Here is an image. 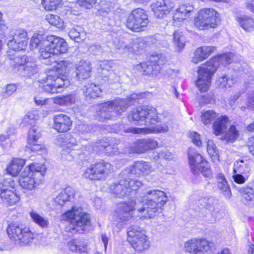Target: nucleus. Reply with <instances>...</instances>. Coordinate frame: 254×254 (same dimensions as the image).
Masks as SVG:
<instances>
[{
  "label": "nucleus",
  "instance_id": "de8ad7c7",
  "mask_svg": "<svg viewBox=\"0 0 254 254\" xmlns=\"http://www.w3.org/2000/svg\"><path fill=\"white\" fill-rule=\"evenodd\" d=\"M27 42L26 40L17 41L15 38L9 40L7 43L8 47L14 51H21L24 49Z\"/></svg>",
  "mask_w": 254,
  "mask_h": 254
},
{
  "label": "nucleus",
  "instance_id": "b1692460",
  "mask_svg": "<svg viewBox=\"0 0 254 254\" xmlns=\"http://www.w3.org/2000/svg\"><path fill=\"white\" fill-rule=\"evenodd\" d=\"M53 128L59 132H65L70 129L72 121L70 118L64 114H58L53 117Z\"/></svg>",
  "mask_w": 254,
  "mask_h": 254
},
{
  "label": "nucleus",
  "instance_id": "5701e85b",
  "mask_svg": "<svg viewBox=\"0 0 254 254\" xmlns=\"http://www.w3.org/2000/svg\"><path fill=\"white\" fill-rule=\"evenodd\" d=\"M170 126V123L162 124L149 127H127L124 129V132L132 133L134 134H148L152 133L166 132H167Z\"/></svg>",
  "mask_w": 254,
  "mask_h": 254
},
{
  "label": "nucleus",
  "instance_id": "e2e57ef3",
  "mask_svg": "<svg viewBox=\"0 0 254 254\" xmlns=\"http://www.w3.org/2000/svg\"><path fill=\"white\" fill-rule=\"evenodd\" d=\"M190 138L191 139L193 143L197 146H201L202 141L200 138V135L196 132H190L189 135Z\"/></svg>",
  "mask_w": 254,
  "mask_h": 254
},
{
  "label": "nucleus",
  "instance_id": "c9c22d12",
  "mask_svg": "<svg viewBox=\"0 0 254 254\" xmlns=\"http://www.w3.org/2000/svg\"><path fill=\"white\" fill-rule=\"evenodd\" d=\"M48 35L44 33L41 34L39 33H34L30 41V47L32 49H35L39 46L41 48L46 46L45 41L47 40Z\"/></svg>",
  "mask_w": 254,
  "mask_h": 254
},
{
  "label": "nucleus",
  "instance_id": "603ef678",
  "mask_svg": "<svg viewBox=\"0 0 254 254\" xmlns=\"http://www.w3.org/2000/svg\"><path fill=\"white\" fill-rule=\"evenodd\" d=\"M143 139H138L134 141L130 146L132 153H142L145 152Z\"/></svg>",
  "mask_w": 254,
  "mask_h": 254
},
{
  "label": "nucleus",
  "instance_id": "39448f33",
  "mask_svg": "<svg viewBox=\"0 0 254 254\" xmlns=\"http://www.w3.org/2000/svg\"><path fill=\"white\" fill-rule=\"evenodd\" d=\"M62 221L69 223V231L72 233H82L86 226L90 224V217L79 207H72L61 216Z\"/></svg>",
  "mask_w": 254,
  "mask_h": 254
},
{
  "label": "nucleus",
  "instance_id": "c756f323",
  "mask_svg": "<svg viewBox=\"0 0 254 254\" xmlns=\"http://www.w3.org/2000/svg\"><path fill=\"white\" fill-rule=\"evenodd\" d=\"M75 190L70 187H67L62 190L56 198V202L59 205H63L65 202L70 201L74 197Z\"/></svg>",
  "mask_w": 254,
  "mask_h": 254
},
{
  "label": "nucleus",
  "instance_id": "0eeeda50",
  "mask_svg": "<svg viewBox=\"0 0 254 254\" xmlns=\"http://www.w3.org/2000/svg\"><path fill=\"white\" fill-rule=\"evenodd\" d=\"M200 121L204 126L207 127H209L213 123L214 133L216 135H219L227 128L229 119L225 115L219 116L213 110H203L201 112Z\"/></svg>",
  "mask_w": 254,
  "mask_h": 254
},
{
  "label": "nucleus",
  "instance_id": "6e6552de",
  "mask_svg": "<svg viewBox=\"0 0 254 254\" xmlns=\"http://www.w3.org/2000/svg\"><path fill=\"white\" fill-rule=\"evenodd\" d=\"M38 81L42 84V90L50 94L60 93L69 85V80L65 76H59L55 71H51L48 75Z\"/></svg>",
  "mask_w": 254,
  "mask_h": 254
},
{
  "label": "nucleus",
  "instance_id": "f704fd0d",
  "mask_svg": "<svg viewBox=\"0 0 254 254\" xmlns=\"http://www.w3.org/2000/svg\"><path fill=\"white\" fill-rule=\"evenodd\" d=\"M236 20L244 30L248 31L254 27V20L247 15L237 16Z\"/></svg>",
  "mask_w": 254,
  "mask_h": 254
},
{
  "label": "nucleus",
  "instance_id": "dca6fc26",
  "mask_svg": "<svg viewBox=\"0 0 254 254\" xmlns=\"http://www.w3.org/2000/svg\"><path fill=\"white\" fill-rule=\"evenodd\" d=\"M0 196L3 203L12 206L17 203L20 197L16 192L12 178H6L0 184Z\"/></svg>",
  "mask_w": 254,
  "mask_h": 254
},
{
  "label": "nucleus",
  "instance_id": "bb28decb",
  "mask_svg": "<svg viewBox=\"0 0 254 254\" xmlns=\"http://www.w3.org/2000/svg\"><path fill=\"white\" fill-rule=\"evenodd\" d=\"M90 63L86 61H81L76 65V77L79 80L88 78L91 71Z\"/></svg>",
  "mask_w": 254,
  "mask_h": 254
},
{
  "label": "nucleus",
  "instance_id": "774afa93",
  "mask_svg": "<svg viewBox=\"0 0 254 254\" xmlns=\"http://www.w3.org/2000/svg\"><path fill=\"white\" fill-rule=\"evenodd\" d=\"M247 100L248 101V107L251 110L254 109V91H251L247 94Z\"/></svg>",
  "mask_w": 254,
  "mask_h": 254
},
{
  "label": "nucleus",
  "instance_id": "a211bd4d",
  "mask_svg": "<svg viewBox=\"0 0 254 254\" xmlns=\"http://www.w3.org/2000/svg\"><path fill=\"white\" fill-rule=\"evenodd\" d=\"M153 168L150 164L144 161H138L124 170L121 175L123 177H130L131 175L137 176L146 175L152 172Z\"/></svg>",
  "mask_w": 254,
  "mask_h": 254
},
{
  "label": "nucleus",
  "instance_id": "72a5a7b5",
  "mask_svg": "<svg viewBox=\"0 0 254 254\" xmlns=\"http://www.w3.org/2000/svg\"><path fill=\"white\" fill-rule=\"evenodd\" d=\"M217 179L218 188L221 190L224 195L229 198L231 195V193L224 175L222 173L218 174Z\"/></svg>",
  "mask_w": 254,
  "mask_h": 254
},
{
  "label": "nucleus",
  "instance_id": "4d7b16f0",
  "mask_svg": "<svg viewBox=\"0 0 254 254\" xmlns=\"http://www.w3.org/2000/svg\"><path fill=\"white\" fill-rule=\"evenodd\" d=\"M144 141V145L145 151L149 150L158 147V143L155 139L152 138H145L143 139Z\"/></svg>",
  "mask_w": 254,
  "mask_h": 254
},
{
  "label": "nucleus",
  "instance_id": "4c0bfd02",
  "mask_svg": "<svg viewBox=\"0 0 254 254\" xmlns=\"http://www.w3.org/2000/svg\"><path fill=\"white\" fill-rule=\"evenodd\" d=\"M75 100V95L71 94L66 96H59L55 98L54 102L60 106H68L74 103Z\"/></svg>",
  "mask_w": 254,
  "mask_h": 254
},
{
  "label": "nucleus",
  "instance_id": "680f3d73",
  "mask_svg": "<svg viewBox=\"0 0 254 254\" xmlns=\"http://www.w3.org/2000/svg\"><path fill=\"white\" fill-rule=\"evenodd\" d=\"M44 48H41L40 53L41 57L43 59H46L51 58L52 56L55 55L52 51L50 47H48L47 46H44Z\"/></svg>",
  "mask_w": 254,
  "mask_h": 254
},
{
  "label": "nucleus",
  "instance_id": "e433bc0d",
  "mask_svg": "<svg viewBox=\"0 0 254 254\" xmlns=\"http://www.w3.org/2000/svg\"><path fill=\"white\" fill-rule=\"evenodd\" d=\"M32 221L42 228H47L49 222L47 218L42 217L35 211L32 210L30 213Z\"/></svg>",
  "mask_w": 254,
  "mask_h": 254
},
{
  "label": "nucleus",
  "instance_id": "3c124183",
  "mask_svg": "<svg viewBox=\"0 0 254 254\" xmlns=\"http://www.w3.org/2000/svg\"><path fill=\"white\" fill-rule=\"evenodd\" d=\"M46 19L51 25H53L58 28L63 27V21L57 15L48 13L46 15Z\"/></svg>",
  "mask_w": 254,
  "mask_h": 254
},
{
  "label": "nucleus",
  "instance_id": "f3484780",
  "mask_svg": "<svg viewBox=\"0 0 254 254\" xmlns=\"http://www.w3.org/2000/svg\"><path fill=\"white\" fill-rule=\"evenodd\" d=\"M149 22L148 15L142 8H137L133 10L129 14L127 21V26L134 32L144 31Z\"/></svg>",
  "mask_w": 254,
  "mask_h": 254
},
{
  "label": "nucleus",
  "instance_id": "864d4df0",
  "mask_svg": "<svg viewBox=\"0 0 254 254\" xmlns=\"http://www.w3.org/2000/svg\"><path fill=\"white\" fill-rule=\"evenodd\" d=\"M61 0H42V3L47 10H53L57 9Z\"/></svg>",
  "mask_w": 254,
  "mask_h": 254
},
{
  "label": "nucleus",
  "instance_id": "412c9836",
  "mask_svg": "<svg viewBox=\"0 0 254 254\" xmlns=\"http://www.w3.org/2000/svg\"><path fill=\"white\" fill-rule=\"evenodd\" d=\"M174 6V0H159L151 4V9L155 16L158 18H163Z\"/></svg>",
  "mask_w": 254,
  "mask_h": 254
},
{
  "label": "nucleus",
  "instance_id": "cd10ccee",
  "mask_svg": "<svg viewBox=\"0 0 254 254\" xmlns=\"http://www.w3.org/2000/svg\"><path fill=\"white\" fill-rule=\"evenodd\" d=\"M252 163V161L249 158L246 157L240 158L234 162L233 172L247 174L251 170Z\"/></svg>",
  "mask_w": 254,
  "mask_h": 254
},
{
  "label": "nucleus",
  "instance_id": "ea45409f",
  "mask_svg": "<svg viewBox=\"0 0 254 254\" xmlns=\"http://www.w3.org/2000/svg\"><path fill=\"white\" fill-rule=\"evenodd\" d=\"M145 48L146 44L143 40L141 38L137 39L131 44V45H130V49L128 52V55L141 53V51H143Z\"/></svg>",
  "mask_w": 254,
  "mask_h": 254
},
{
  "label": "nucleus",
  "instance_id": "052dcab7",
  "mask_svg": "<svg viewBox=\"0 0 254 254\" xmlns=\"http://www.w3.org/2000/svg\"><path fill=\"white\" fill-rule=\"evenodd\" d=\"M17 90V86L15 84H9L6 85L5 91L3 93V98H6L12 95Z\"/></svg>",
  "mask_w": 254,
  "mask_h": 254
},
{
  "label": "nucleus",
  "instance_id": "2f4dec72",
  "mask_svg": "<svg viewBox=\"0 0 254 254\" xmlns=\"http://www.w3.org/2000/svg\"><path fill=\"white\" fill-rule=\"evenodd\" d=\"M70 250L80 254L86 253L89 248L87 243L81 240L73 239L68 243Z\"/></svg>",
  "mask_w": 254,
  "mask_h": 254
},
{
  "label": "nucleus",
  "instance_id": "58836bf2",
  "mask_svg": "<svg viewBox=\"0 0 254 254\" xmlns=\"http://www.w3.org/2000/svg\"><path fill=\"white\" fill-rule=\"evenodd\" d=\"M57 142L61 146H66L69 148L71 146H76L77 141L76 139L71 134L64 135L57 138Z\"/></svg>",
  "mask_w": 254,
  "mask_h": 254
},
{
  "label": "nucleus",
  "instance_id": "79ce46f5",
  "mask_svg": "<svg viewBox=\"0 0 254 254\" xmlns=\"http://www.w3.org/2000/svg\"><path fill=\"white\" fill-rule=\"evenodd\" d=\"M242 201L246 205L253 204L254 202V190L252 188H243L241 191Z\"/></svg>",
  "mask_w": 254,
  "mask_h": 254
},
{
  "label": "nucleus",
  "instance_id": "423d86ee",
  "mask_svg": "<svg viewBox=\"0 0 254 254\" xmlns=\"http://www.w3.org/2000/svg\"><path fill=\"white\" fill-rule=\"evenodd\" d=\"M128 120L139 126H150L160 122L161 119L155 108L144 106L134 109L128 115Z\"/></svg>",
  "mask_w": 254,
  "mask_h": 254
},
{
  "label": "nucleus",
  "instance_id": "7ed1b4c3",
  "mask_svg": "<svg viewBox=\"0 0 254 254\" xmlns=\"http://www.w3.org/2000/svg\"><path fill=\"white\" fill-rule=\"evenodd\" d=\"M142 95V94L133 93L127 99L118 98L102 104L101 105L100 110L97 114V119L101 122H104L106 120L113 119L125 112L137 99L141 98Z\"/></svg>",
  "mask_w": 254,
  "mask_h": 254
},
{
  "label": "nucleus",
  "instance_id": "37998d69",
  "mask_svg": "<svg viewBox=\"0 0 254 254\" xmlns=\"http://www.w3.org/2000/svg\"><path fill=\"white\" fill-rule=\"evenodd\" d=\"M186 39L182 33H174V45L175 50L178 52H181L184 48Z\"/></svg>",
  "mask_w": 254,
  "mask_h": 254
},
{
  "label": "nucleus",
  "instance_id": "4468645a",
  "mask_svg": "<svg viewBox=\"0 0 254 254\" xmlns=\"http://www.w3.org/2000/svg\"><path fill=\"white\" fill-rule=\"evenodd\" d=\"M219 14L212 8L201 9L194 21V26L199 30H208L217 26Z\"/></svg>",
  "mask_w": 254,
  "mask_h": 254
},
{
  "label": "nucleus",
  "instance_id": "69168bd1",
  "mask_svg": "<svg viewBox=\"0 0 254 254\" xmlns=\"http://www.w3.org/2000/svg\"><path fill=\"white\" fill-rule=\"evenodd\" d=\"M243 173H234L233 175V178L235 183L239 184L244 183L248 178V176H245L242 175Z\"/></svg>",
  "mask_w": 254,
  "mask_h": 254
},
{
  "label": "nucleus",
  "instance_id": "2eb2a0df",
  "mask_svg": "<svg viewBox=\"0 0 254 254\" xmlns=\"http://www.w3.org/2000/svg\"><path fill=\"white\" fill-rule=\"evenodd\" d=\"M166 61V58L164 54H153L150 56L148 62L136 64L135 68L144 75L157 74L160 70V66Z\"/></svg>",
  "mask_w": 254,
  "mask_h": 254
},
{
  "label": "nucleus",
  "instance_id": "393cba45",
  "mask_svg": "<svg viewBox=\"0 0 254 254\" xmlns=\"http://www.w3.org/2000/svg\"><path fill=\"white\" fill-rule=\"evenodd\" d=\"M216 48L213 46H203L197 48L194 52L191 62L195 64L206 59L215 51Z\"/></svg>",
  "mask_w": 254,
  "mask_h": 254
},
{
  "label": "nucleus",
  "instance_id": "aec40b11",
  "mask_svg": "<svg viewBox=\"0 0 254 254\" xmlns=\"http://www.w3.org/2000/svg\"><path fill=\"white\" fill-rule=\"evenodd\" d=\"M208 241L205 239H192L186 242L184 248L190 254H204L210 249Z\"/></svg>",
  "mask_w": 254,
  "mask_h": 254
},
{
  "label": "nucleus",
  "instance_id": "a18cd8bd",
  "mask_svg": "<svg viewBox=\"0 0 254 254\" xmlns=\"http://www.w3.org/2000/svg\"><path fill=\"white\" fill-rule=\"evenodd\" d=\"M41 137L40 131L37 126H32L28 132L27 143L37 141Z\"/></svg>",
  "mask_w": 254,
  "mask_h": 254
},
{
  "label": "nucleus",
  "instance_id": "c03bdc74",
  "mask_svg": "<svg viewBox=\"0 0 254 254\" xmlns=\"http://www.w3.org/2000/svg\"><path fill=\"white\" fill-rule=\"evenodd\" d=\"M235 80L230 78L227 75L222 74L220 76L217 81V84L220 88H228L233 86L234 84Z\"/></svg>",
  "mask_w": 254,
  "mask_h": 254
},
{
  "label": "nucleus",
  "instance_id": "f257e3e1",
  "mask_svg": "<svg viewBox=\"0 0 254 254\" xmlns=\"http://www.w3.org/2000/svg\"><path fill=\"white\" fill-rule=\"evenodd\" d=\"M167 200L163 191L150 190L135 201L121 203L114 217L119 222L128 221L133 215H137L140 219L152 218L162 212Z\"/></svg>",
  "mask_w": 254,
  "mask_h": 254
},
{
  "label": "nucleus",
  "instance_id": "c85d7f7f",
  "mask_svg": "<svg viewBox=\"0 0 254 254\" xmlns=\"http://www.w3.org/2000/svg\"><path fill=\"white\" fill-rule=\"evenodd\" d=\"M85 99L87 101H90L92 99L99 97L101 89L99 86L93 83H88L83 88Z\"/></svg>",
  "mask_w": 254,
  "mask_h": 254
},
{
  "label": "nucleus",
  "instance_id": "0e129e2a",
  "mask_svg": "<svg viewBox=\"0 0 254 254\" xmlns=\"http://www.w3.org/2000/svg\"><path fill=\"white\" fill-rule=\"evenodd\" d=\"M71 39L76 42H80L86 38V33H68Z\"/></svg>",
  "mask_w": 254,
  "mask_h": 254
},
{
  "label": "nucleus",
  "instance_id": "473e14b6",
  "mask_svg": "<svg viewBox=\"0 0 254 254\" xmlns=\"http://www.w3.org/2000/svg\"><path fill=\"white\" fill-rule=\"evenodd\" d=\"M193 9V7L191 5H182L177 8L173 15L174 20L180 21L186 19L191 11Z\"/></svg>",
  "mask_w": 254,
  "mask_h": 254
},
{
  "label": "nucleus",
  "instance_id": "7c9ffc66",
  "mask_svg": "<svg viewBox=\"0 0 254 254\" xmlns=\"http://www.w3.org/2000/svg\"><path fill=\"white\" fill-rule=\"evenodd\" d=\"M25 163V161L23 159L14 158L6 168L7 173L13 177L17 176Z\"/></svg>",
  "mask_w": 254,
  "mask_h": 254
},
{
  "label": "nucleus",
  "instance_id": "13d9d810",
  "mask_svg": "<svg viewBox=\"0 0 254 254\" xmlns=\"http://www.w3.org/2000/svg\"><path fill=\"white\" fill-rule=\"evenodd\" d=\"M106 46L101 47L98 45H91L88 49V51L90 53L93 55H100L105 51H107Z\"/></svg>",
  "mask_w": 254,
  "mask_h": 254
},
{
  "label": "nucleus",
  "instance_id": "f8f14e48",
  "mask_svg": "<svg viewBox=\"0 0 254 254\" xmlns=\"http://www.w3.org/2000/svg\"><path fill=\"white\" fill-rule=\"evenodd\" d=\"M113 170L112 165L105 161L96 162L90 164L84 170L83 176L90 180L103 181Z\"/></svg>",
  "mask_w": 254,
  "mask_h": 254
},
{
  "label": "nucleus",
  "instance_id": "ddd939ff",
  "mask_svg": "<svg viewBox=\"0 0 254 254\" xmlns=\"http://www.w3.org/2000/svg\"><path fill=\"white\" fill-rule=\"evenodd\" d=\"M127 241L137 252H142L150 247L148 237L142 232V229L137 225H132L128 228Z\"/></svg>",
  "mask_w": 254,
  "mask_h": 254
},
{
  "label": "nucleus",
  "instance_id": "9b49d317",
  "mask_svg": "<svg viewBox=\"0 0 254 254\" xmlns=\"http://www.w3.org/2000/svg\"><path fill=\"white\" fill-rule=\"evenodd\" d=\"M7 233L10 239L16 244L28 245L34 240V234L29 228L16 223L9 224Z\"/></svg>",
  "mask_w": 254,
  "mask_h": 254
},
{
  "label": "nucleus",
  "instance_id": "f03ea898",
  "mask_svg": "<svg viewBox=\"0 0 254 254\" xmlns=\"http://www.w3.org/2000/svg\"><path fill=\"white\" fill-rule=\"evenodd\" d=\"M232 53L224 54L212 58L198 70L196 85L201 92L207 91L210 85L211 77L218 66H226L231 63Z\"/></svg>",
  "mask_w": 254,
  "mask_h": 254
},
{
  "label": "nucleus",
  "instance_id": "6e6d98bb",
  "mask_svg": "<svg viewBox=\"0 0 254 254\" xmlns=\"http://www.w3.org/2000/svg\"><path fill=\"white\" fill-rule=\"evenodd\" d=\"M75 148L69 149L68 148L66 150L64 149L61 152L62 157L66 160H72L79 154L78 153H75Z\"/></svg>",
  "mask_w": 254,
  "mask_h": 254
},
{
  "label": "nucleus",
  "instance_id": "bf43d9fd",
  "mask_svg": "<svg viewBox=\"0 0 254 254\" xmlns=\"http://www.w3.org/2000/svg\"><path fill=\"white\" fill-rule=\"evenodd\" d=\"M58 65V68H61L64 74H68L73 66L72 63L68 61H62Z\"/></svg>",
  "mask_w": 254,
  "mask_h": 254
},
{
  "label": "nucleus",
  "instance_id": "a878e982",
  "mask_svg": "<svg viewBox=\"0 0 254 254\" xmlns=\"http://www.w3.org/2000/svg\"><path fill=\"white\" fill-rule=\"evenodd\" d=\"M22 60H23V63L20 65L19 70H22L21 74L23 76L30 77L38 72V68L33 58L26 57H23Z\"/></svg>",
  "mask_w": 254,
  "mask_h": 254
},
{
  "label": "nucleus",
  "instance_id": "5fc2aeb1",
  "mask_svg": "<svg viewBox=\"0 0 254 254\" xmlns=\"http://www.w3.org/2000/svg\"><path fill=\"white\" fill-rule=\"evenodd\" d=\"M115 48L118 49L120 53L127 54L130 49V45H128L126 42L122 40H119L118 42H114Z\"/></svg>",
  "mask_w": 254,
  "mask_h": 254
},
{
  "label": "nucleus",
  "instance_id": "09e8293b",
  "mask_svg": "<svg viewBox=\"0 0 254 254\" xmlns=\"http://www.w3.org/2000/svg\"><path fill=\"white\" fill-rule=\"evenodd\" d=\"M225 130H226V128ZM224 133L225 139L228 141L233 142L238 137L239 131L237 129L236 126L233 125L230 127L227 132L225 130L221 134Z\"/></svg>",
  "mask_w": 254,
  "mask_h": 254
},
{
  "label": "nucleus",
  "instance_id": "4be33fe9",
  "mask_svg": "<svg viewBox=\"0 0 254 254\" xmlns=\"http://www.w3.org/2000/svg\"><path fill=\"white\" fill-rule=\"evenodd\" d=\"M45 43L46 46L51 48L56 55L65 53L68 49L67 44L64 39L53 35L47 36Z\"/></svg>",
  "mask_w": 254,
  "mask_h": 254
},
{
  "label": "nucleus",
  "instance_id": "20e7f679",
  "mask_svg": "<svg viewBox=\"0 0 254 254\" xmlns=\"http://www.w3.org/2000/svg\"><path fill=\"white\" fill-rule=\"evenodd\" d=\"M46 168L43 164L36 162L26 167L20 174L18 181L24 189L32 190L42 183Z\"/></svg>",
  "mask_w": 254,
  "mask_h": 254
},
{
  "label": "nucleus",
  "instance_id": "8fccbe9b",
  "mask_svg": "<svg viewBox=\"0 0 254 254\" xmlns=\"http://www.w3.org/2000/svg\"><path fill=\"white\" fill-rule=\"evenodd\" d=\"M27 147L31 150L32 152L39 154H42L46 152V148L44 144L38 141H34V142L28 143Z\"/></svg>",
  "mask_w": 254,
  "mask_h": 254
},
{
  "label": "nucleus",
  "instance_id": "1a4fd4ad",
  "mask_svg": "<svg viewBox=\"0 0 254 254\" xmlns=\"http://www.w3.org/2000/svg\"><path fill=\"white\" fill-rule=\"evenodd\" d=\"M121 176L123 178L121 174ZM129 178L123 177L124 179L112 184L110 187L111 192L118 197L135 194L136 191L143 185V184L139 180L129 179Z\"/></svg>",
  "mask_w": 254,
  "mask_h": 254
},
{
  "label": "nucleus",
  "instance_id": "49530a36",
  "mask_svg": "<svg viewBox=\"0 0 254 254\" xmlns=\"http://www.w3.org/2000/svg\"><path fill=\"white\" fill-rule=\"evenodd\" d=\"M38 113L36 110L28 112L22 120V124L24 126L35 125L36 120L38 119Z\"/></svg>",
  "mask_w": 254,
  "mask_h": 254
},
{
  "label": "nucleus",
  "instance_id": "9d476101",
  "mask_svg": "<svg viewBox=\"0 0 254 254\" xmlns=\"http://www.w3.org/2000/svg\"><path fill=\"white\" fill-rule=\"evenodd\" d=\"M188 153L190 168L194 175L201 173L205 177H212V172L210 165L200 154L192 148L189 149Z\"/></svg>",
  "mask_w": 254,
  "mask_h": 254
},
{
  "label": "nucleus",
  "instance_id": "a19ab883",
  "mask_svg": "<svg viewBox=\"0 0 254 254\" xmlns=\"http://www.w3.org/2000/svg\"><path fill=\"white\" fill-rule=\"evenodd\" d=\"M207 151L214 163H217L219 162V151L212 140H209L207 141Z\"/></svg>",
  "mask_w": 254,
  "mask_h": 254
},
{
  "label": "nucleus",
  "instance_id": "338daca9",
  "mask_svg": "<svg viewBox=\"0 0 254 254\" xmlns=\"http://www.w3.org/2000/svg\"><path fill=\"white\" fill-rule=\"evenodd\" d=\"M97 0H79V4L86 9H90L96 3Z\"/></svg>",
  "mask_w": 254,
  "mask_h": 254
},
{
  "label": "nucleus",
  "instance_id": "6ab92c4d",
  "mask_svg": "<svg viewBox=\"0 0 254 254\" xmlns=\"http://www.w3.org/2000/svg\"><path fill=\"white\" fill-rule=\"evenodd\" d=\"M198 205L202 213H204V217L205 221L208 223H213L216 220L215 214L217 210L215 208L214 199L212 197L203 198L198 201Z\"/></svg>",
  "mask_w": 254,
  "mask_h": 254
}]
</instances>
